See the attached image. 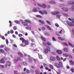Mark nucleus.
I'll use <instances>...</instances> for the list:
<instances>
[{
	"label": "nucleus",
	"instance_id": "0e129e2a",
	"mask_svg": "<svg viewBox=\"0 0 74 74\" xmlns=\"http://www.w3.org/2000/svg\"><path fill=\"white\" fill-rule=\"evenodd\" d=\"M23 39H24V38L21 37L20 38V40L21 41L23 40Z\"/></svg>",
	"mask_w": 74,
	"mask_h": 74
},
{
	"label": "nucleus",
	"instance_id": "423d86ee",
	"mask_svg": "<svg viewBox=\"0 0 74 74\" xmlns=\"http://www.w3.org/2000/svg\"><path fill=\"white\" fill-rule=\"evenodd\" d=\"M21 60V57H18V58L17 60L15 59L14 60V62L15 63H16L17 62H18V61H20Z\"/></svg>",
	"mask_w": 74,
	"mask_h": 74
},
{
	"label": "nucleus",
	"instance_id": "393cba45",
	"mask_svg": "<svg viewBox=\"0 0 74 74\" xmlns=\"http://www.w3.org/2000/svg\"><path fill=\"white\" fill-rule=\"evenodd\" d=\"M62 14L63 15H64V16H68V14L66 13H62Z\"/></svg>",
	"mask_w": 74,
	"mask_h": 74
},
{
	"label": "nucleus",
	"instance_id": "13d9d810",
	"mask_svg": "<svg viewBox=\"0 0 74 74\" xmlns=\"http://www.w3.org/2000/svg\"><path fill=\"white\" fill-rule=\"evenodd\" d=\"M43 66L45 67H47L48 66V65L46 64H44Z\"/></svg>",
	"mask_w": 74,
	"mask_h": 74
},
{
	"label": "nucleus",
	"instance_id": "b1692460",
	"mask_svg": "<svg viewBox=\"0 0 74 74\" xmlns=\"http://www.w3.org/2000/svg\"><path fill=\"white\" fill-rule=\"evenodd\" d=\"M32 11H33V12H38V11L37 10V8H35V9H34L32 10Z\"/></svg>",
	"mask_w": 74,
	"mask_h": 74
},
{
	"label": "nucleus",
	"instance_id": "f8f14e48",
	"mask_svg": "<svg viewBox=\"0 0 74 74\" xmlns=\"http://www.w3.org/2000/svg\"><path fill=\"white\" fill-rule=\"evenodd\" d=\"M68 3L69 4H70V5H73V4H74V2L71 1H69Z\"/></svg>",
	"mask_w": 74,
	"mask_h": 74
},
{
	"label": "nucleus",
	"instance_id": "864d4df0",
	"mask_svg": "<svg viewBox=\"0 0 74 74\" xmlns=\"http://www.w3.org/2000/svg\"><path fill=\"white\" fill-rule=\"evenodd\" d=\"M41 28L42 30H45V27H41Z\"/></svg>",
	"mask_w": 74,
	"mask_h": 74
},
{
	"label": "nucleus",
	"instance_id": "69168bd1",
	"mask_svg": "<svg viewBox=\"0 0 74 74\" xmlns=\"http://www.w3.org/2000/svg\"><path fill=\"white\" fill-rule=\"evenodd\" d=\"M6 42L7 44L8 45V39H7L6 40Z\"/></svg>",
	"mask_w": 74,
	"mask_h": 74
},
{
	"label": "nucleus",
	"instance_id": "9b49d317",
	"mask_svg": "<svg viewBox=\"0 0 74 74\" xmlns=\"http://www.w3.org/2000/svg\"><path fill=\"white\" fill-rule=\"evenodd\" d=\"M26 29L27 30H32V28L30 27V26H27L26 27Z\"/></svg>",
	"mask_w": 74,
	"mask_h": 74
},
{
	"label": "nucleus",
	"instance_id": "a19ab883",
	"mask_svg": "<svg viewBox=\"0 0 74 74\" xmlns=\"http://www.w3.org/2000/svg\"><path fill=\"white\" fill-rule=\"evenodd\" d=\"M43 13L44 14H48L47 12V11H45V10H43Z\"/></svg>",
	"mask_w": 74,
	"mask_h": 74
},
{
	"label": "nucleus",
	"instance_id": "c03bdc74",
	"mask_svg": "<svg viewBox=\"0 0 74 74\" xmlns=\"http://www.w3.org/2000/svg\"><path fill=\"white\" fill-rule=\"evenodd\" d=\"M56 58L58 60V61H60V58L58 56H57Z\"/></svg>",
	"mask_w": 74,
	"mask_h": 74
},
{
	"label": "nucleus",
	"instance_id": "5701e85b",
	"mask_svg": "<svg viewBox=\"0 0 74 74\" xmlns=\"http://www.w3.org/2000/svg\"><path fill=\"white\" fill-rule=\"evenodd\" d=\"M25 45L26 46L27 45H29V42L27 40H26L25 41Z\"/></svg>",
	"mask_w": 74,
	"mask_h": 74
},
{
	"label": "nucleus",
	"instance_id": "4be33fe9",
	"mask_svg": "<svg viewBox=\"0 0 74 74\" xmlns=\"http://www.w3.org/2000/svg\"><path fill=\"white\" fill-rule=\"evenodd\" d=\"M64 51L65 52H68L69 51V49L67 48H65L64 49Z\"/></svg>",
	"mask_w": 74,
	"mask_h": 74
},
{
	"label": "nucleus",
	"instance_id": "774afa93",
	"mask_svg": "<svg viewBox=\"0 0 74 74\" xmlns=\"http://www.w3.org/2000/svg\"><path fill=\"white\" fill-rule=\"evenodd\" d=\"M22 36H23L22 34H18V36L20 37H22Z\"/></svg>",
	"mask_w": 74,
	"mask_h": 74
},
{
	"label": "nucleus",
	"instance_id": "f257e3e1",
	"mask_svg": "<svg viewBox=\"0 0 74 74\" xmlns=\"http://www.w3.org/2000/svg\"><path fill=\"white\" fill-rule=\"evenodd\" d=\"M11 65V62L10 61H8L6 62V64H5V67H7V66H10Z\"/></svg>",
	"mask_w": 74,
	"mask_h": 74
},
{
	"label": "nucleus",
	"instance_id": "a878e982",
	"mask_svg": "<svg viewBox=\"0 0 74 74\" xmlns=\"http://www.w3.org/2000/svg\"><path fill=\"white\" fill-rule=\"evenodd\" d=\"M49 66L51 69H53V66L52 65L50 64L49 65Z\"/></svg>",
	"mask_w": 74,
	"mask_h": 74
},
{
	"label": "nucleus",
	"instance_id": "2eb2a0df",
	"mask_svg": "<svg viewBox=\"0 0 74 74\" xmlns=\"http://www.w3.org/2000/svg\"><path fill=\"white\" fill-rule=\"evenodd\" d=\"M4 50L6 52H8V51H10V49L7 47H6L5 48Z\"/></svg>",
	"mask_w": 74,
	"mask_h": 74
},
{
	"label": "nucleus",
	"instance_id": "473e14b6",
	"mask_svg": "<svg viewBox=\"0 0 74 74\" xmlns=\"http://www.w3.org/2000/svg\"><path fill=\"white\" fill-rule=\"evenodd\" d=\"M45 52L46 53H47L48 52V49H45Z\"/></svg>",
	"mask_w": 74,
	"mask_h": 74
},
{
	"label": "nucleus",
	"instance_id": "bb28decb",
	"mask_svg": "<svg viewBox=\"0 0 74 74\" xmlns=\"http://www.w3.org/2000/svg\"><path fill=\"white\" fill-rule=\"evenodd\" d=\"M38 12H39V13H40V14H41L44 15V12H43V10H42V11L41 10H39Z\"/></svg>",
	"mask_w": 74,
	"mask_h": 74
},
{
	"label": "nucleus",
	"instance_id": "4c0bfd02",
	"mask_svg": "<svg viewBox=\"0 0 74 74\" xmlns=\"http://www.w3.org/2000/svg\"><path fill=\"white\" fill-rule=\"evenodd\" d=\"M28 61L29 63H32V62H33V60H32V59L29 58L28 59Z\"/></svg>",
	"mask_w": 74,
	"mask_h": 74
},
{
	"label": "nucleus",
	"instance_id": "c9c22d12",
	"mask_svg": "<svg viewBox=\"0 0 74 74\" xmlns=\"http://www.w3.org/2000/svg\"><path fill=\"white\" fill-rule=\"evenodd\" d=\"M23 64L24 66H27V63L26 62H23Z\"/></svg>",
	"mask_w": 74,
	"mask_h": 74
},
{
	"label": "nucleus",
	"instance_id": "603ef678",
	"mask_svg": "<svg viewBox=\"0 0 74 74\" xmlns=\"http://www.w3.org/2000/svg\"><path fill=\"white\" fill-rule=\"evenodd\" d=\"M18 73V71L16 70H15L14 71V73L16 74Z\"/></svg>",
	"mask_w": 74,
	"mask_h": 74
},
{
	"label": "nucleus",
	"instance_id": "ea45409f",
	"mask_svg": "<svg viewBox=\"0 0 74 74\" xmlns=\"http://www.w3.org/2000/svg\"><path fill=\"white\" fill-rule=\"evenodd\" d=\"M46 26L48 29H49V30H51V27H50L48 25H46Z\"/></svg>",
	"mask_w": 74,
	"mask_h": 74
},
{
	"label": "nucleus",
	"instance_id": "0eeeda50",
	"mask_svg": "<svg viewBox=\"0 0 74 74\" xmlns=\"http://www.w3.org/2000/svg\"><path fill=\"white\" fill-rule=\"evenodd\" d=\"M56 52L58 53L60 55H61V54H62V53H63L62 51L59 50H57L56 51Z\"/></svg>",
	"mask_w": 74,
	"mask_h": 74
},
{
	"label": "nucleus",
	"instance_id": "052dcab7",
	"mask_svg": "<svg viewBox=\"0 0 74 74\" xmlns=\"http://www.w3.org/2000/svg\"><path fill=\"white\" fill-rule=\"evenodd\" d=\"M0 67L1 68H4V66L3 65H0Z\"/></svg>",
	"mask_w": 74,
	"mask_h": 74
},
{
	"label": "nucleus",
	"instance_id": "c85d7f7f",
	"mask_svg": "<svg viewBox=\"0 0 74 74\" xmlns=\"http://www.w3.org/2000/svg\"><path fill=\"white\" fill-rule=\"evenodd\" d=\"M50 4H55L56 3L54 1H51L49 2Z\"/></svg>",
	"mask_w": 74,
	"mask_h": 74
},
{
	"label": "nucleus",
	"instance_id": "6e6d98bb",
	"mask_svg": "<svg viewBox=\"0 0 74 74\" xmlns=\"http://www.w3.org/2000/svg\"><path fill=\"white\" fill-rule=\"evenodd\" d=\"M52 40L53 41H56V40L55 39V38L54 37H52Z\"/></svg>",
	"mask_w": 74,
	"mask_h": 74
},
{
	"label": "nucleus",
	"instance_id": "3c124183",
	"mask_svg": "<svg viewBox=\"0 0 74 74\" xmlns=\"http://www.w3.org/2000/svg\"><path fill=\"white\" fill-rule=\"evenodd\" d=\"M63 44L65 46H66V45H67V46H68V44L66 42H63Z\"/></svg>",
	"mask_w": 74,
	"mask_h": 74
},
{
	"label": "nucleus",
	"instance_id": "f704fd0d",
	"mask_svg": "<svg viewBox=\"0 0 74 74\" xmlns=\"http://www.w3.org/2000/svg\"><path fill=\"white\" fill-rule=\"evenodd\" d=\"M31 45L32 47H36V44L34 43H32L31 44Z\"/></svg>",
	"mask_w": 74,
	"mask_h": 74
},
{
	"label": "nucleus",
	"instance_id": "338daca9",
	"mask_svg": "<svg viewBox=\"0 0 74 74\" xmlns=\"http://www.w3.org/2000/svg\"><path fill=\"white\" fill-rule=\"evenodd\" d=\"M71 71L72 72V73H74V69L73 68H71Z\"/></svg>",
	"mask_w": 74,
	"mask_h": 74
},
{
	"label": "nucleus",
	"instance_id": "6ab92c4d",
	"mask_svg": "<svg viewBox=\"0 0 74 74\" xmlns=\"http://www.w3.org/2000/svg\"><path fill=\"white\" fill-rule=\"evenodd\" d=\"M59 65H60V66L61 67H63V64L62 63V62H59Z\"/></svg>",
	"mask_w": 74,
	"mask_h": 74
},
{
	"label": "nucleus",
	"instance_id": "bf43d9fd",
	"mask_svg": "<svg viewBox=\"0 0 74 74\" xmlns=\"http://www.w3.org/2000/svg\"><path fill=\"white\" fill-rule=\"evenodd\" d=\"M12 45L13 47H15V48H16V47H17V46L15 44H13Z\"/></svg>",
	"mask_w": 74,
	"mask_h": 74
},
{
	"label": "nucleus",
	"instance_id": "f3484780",
	"mask_svg": "<svg viewBox=\"0 0 74 74\" xmlns=\"http://www.w3.org/2000/svg\"><path fill=\"white\" fill-rule=\"evenodd\" d=\"M62 10L63 11H66V12H67V11L68 10V9L65 8H62Z\"/></svg>",
	"mask_w": 74,
	"mask_h": 74
},
{
	"label": "nucleus",
	"instance_id": "e433bc0d",
	"mask_svg": "<svg viewBox=\"0 0 74 74\" xmlns=\"http://www.w3.org/2000/svg\"><path fill=\"white\" fill-rule=\"evenodd\" d=\"M41 38L42 39V40L43 41H46V40L45 39V38L43 37H41Z\"/></svg>",
	"mask_w": 74,
	"mask_h": 74
},
{
	"label": "nucleus",
	"instance_id": "a211bd4d",
	"mask_svg": "<svg viewBox=\"0 0 74 74\" xmlns=\"http://www.w3.org/2000/svg\"><path fill=\"white\" fill-rule=\"evenodd\" d=\"M42 8H45L47 7V5H45V4H43L42 5Z\"/></svg>",
	"mask_w": 74,
	"mask_h": 74
},
{
	"label": "nucleus",
	"instance_id": "ddd939ff",
	"mask_svg": "<svg viewBox=\"0 0 74 74\" xmlns=\"http://www.w3.org/2000/svg\"><path fill=\"white\" fill-rule=\"evenodd\" d=\"M38 22L40 23H42V24H45V22L43 20H38Z\"/></svg>",
	"mask_w": 74,
	"mask_h": 74
},
{
	"label": "nucleus",
	"instance_id": "7ed1b4c3",
	"mask_svg": "<svg viewBox=\"0 0 74 74\" xmlns=\"http://www.w3.org/2000/svg\"><path fill=\"white\" fill-rule=\"evenodd\" d=\"M52 15H57V14H60V12L59 11H57V12H52Z\"/></svg>",
	"mask_w": 74,
	"mask_h": 74
},
{
	"label": "nucleus",
	"instance_id": "4d7b16f0",
	"mask_svg": "<svg viewBox=\"0 0 74 74\" xmlns=\"http://www.w3.org/2000/svg\"><path fill=\"white\" fill-rule=\"evenodd\" d=\"M43 45L44 46H47V43L45 42H43Z\"/></svg>",
	"mask_w": 74,
	"mask_h": 74
},
{
	"label": "nucleus",
	"instance_id": "e2e57ef3",
	"mask_svg": "<svg viewBox=\"0 0 74 74\" xmlns=\"http://www.w3.org/2000/svg\"><path fill=\"white\" fill-rule=\"evenodd\" d=\"M10 33L11 34H13V33H14V30H13L11 29L10 31Z\"/></svg>",
	"mask_w": 74,
	"mask_h": 74
},
{
	"label": "nucleus",
	"instance_id": "58836bf2",
	"mask_svg": "<svg viewBox=\"0 0 74 74\" xmlns=\"http://www.w3.org/2000/svg\"><path fill=\"white\" fill-rule=\"evenodd\" d=\"M47 44L48 45H52V44H51V43L49 42H47Z\"/></svg>",
	"mask_w": 74,
	"mask_h": 74
},
{
	"label": "nucleus",
	"instance_id": "9d476101",
	"mask_svg": "<svg viewBox=\"0 0 74 74\" xmlns=\"http://www.w3.org/2000/svg\"><path fill=\"white\" fill-rule=\"evenodd\" d=\"M22 23L23 25L24 26H27L28 25V24H27V23H26L25 22H22Z\"/></svg>",
	"mask_w": 74,
	"mask_h": 74
},
{
	"label": "nucleus",
	"instance_id": "39448f33",
	"mask_svg": "<svg viewBox=\"0 0 74 74\" xmlns=\"http://www.w3.org/2000/svg\"><path fill=\"white\" fill-rule=\"evenodd\" d=\"M55 59H56V58L55 57L51 56L50 58V60H51V61H54Z\"/></svg>",
	"mask_w": 74,
	"mask_h": 74
},
{
	"label": "nucleus",
	"instance_id": "5fc2aeb1",
	"mask_svg": "<svg viewBox=\"0 0 74 74\" xmlns=\"http://www.w3.org/2000/svg\"><path fill=\"white\" fill-rule=\"evenodd\" d=\"M13 29H14V30H16V29H17V28H16V26H14V27L13 28Z\"/></svg>",
	"mask_w": 74,
	"mask_h": 74
},
{
	"label": "nucleus",
	"instance_id": "72a5a7b5",
	"mask_svg": "<svg viewBox=\"0 0 74 74\" xmlns=\"http://www.w3.org/2000/svg\"><path fill=\"white\" fill-rule=\"evenodd\" d=\"M35 72L36 74H40V72L38 70H35Z\"/></svg>",
	"mask_w": 74,
	"mask_h": 74
},
{
	"label": "nucleus",
	"instance_id": "09e8293b",
	"mask_svg": "<svg viewBox=\"0 0 74 74\" xmlns=\"http://www.w3.org/2000/svg\"><path fill=\"white\" fill-rule=\"evenodd\" d=\"M64 6V5L63 4H60L59 5V6L60 7H63Z\"/></svg>",
	"mask_w": 74,
	"mask_h": 74
},
{
	"label": "nucleus",
	"instance_id": "6e6552de",
	"mask_svg": "<svg viewBox=\"0 0 74 74\" xmlns=\"http://www.w3.org/2000/svg\"><path fill=\"white\" fill-rule=\"evenodd\" d=\"M66 23L68 25H69V26H73V24L71 23V22L67 21H66Z\"/></svg>",
	"mask_w": 74,
	"mask_h": 74
},
{
	"label": "nucleus",
	"instance_id": "2f4dec72",
	"mask_svg": "<svg viewBox=\"0 0 74 74\" xmlns=\"http://www.w3.org/2000/svg\"><path fill=\"white\" fill-rule=\"evenodd\" d=\"M9 23H10V27H11V26H12V22H11V21H9Z\"/></svg>",
	"mask_w": 74,
	"mask_h": 74
},
{
	"label": "nucleus",
	"instance_id": "dca6fc26",
	"mask_svg": "<svg viewBox=\"0 0 74 74\" xmlns=\"http://www.w3.org/2000/svg\"><path fill=\"white\" fill-rule=\"evenodd\" d=\"M5 52V51L4 50L2 49H0V53H4Z\"/></svg>",
	"mask_w": 74,
	"mask_h": 74
},
{
	"label": "nucleus",
	"instance_id": "cd10ccee",
	"mask_svg": "<svg viewBox=\"0 0 74 74\" xmlns=\"http://www.w3.org/2000/svg\"><path fill=\"white\" fill-rule=\"evenodd\" d=\"M58 39H59V40H65V39H64L60 37H58Z\"/></svg>",
	"mask_w": 74,
	"mask_h": 74
},
{
	"label": "nucleus",
	"instance_id": "79ce46f5",
	"mask_svg": "<svg viewBox=\"0 0 74 74\" xmlns=\"http://www.w3.org/2000/svg\"><path fill=\"white\" fill-rule=\"evenodd\" d=\"M45 35L46 36H50V34L49 33H45Z\"/></svg>",
	"mask_w": 74,
	"mask_h": 74
},
{
	"label": "nucleus",
	"instance_id": "37998d69",
	"mask_svg": "<svg viewBox=\"0 0 74 74\" xmlns=\"http://www.w3.org/2000/svg\"><path fill=\"white\" fill-rule=\"evenodd\" d=\"M36 17L37 18H42V16L39 15H36Z\"/></svg>",
	"mask_w": 74,
	"mask_h": 74
},
{
	"label": "nucleus",
	"instance_id": "49530a36",
	"mask_svg": "<svg viewBox=\"0 0 74 74\" xmlns=\"http://www.w3.org/2000/svg\"><path fill=\"white\" fill-rule=\"evenodd\" d=\"M63 55L64 56H65V57H68L69 56V55H68V54H67L66 53L64 54Z\"/></svg>",
	"mask_w": 74,
	"mask_h": 74
},
{
	"label": "nucleus",
	"instance_id": "de8ad7c7",
	"mask_svg": "<svg viewBox=\"0 0 74 74\" xmlns=\"http://www.w3.org/2000/svg\"><path fill=\"white\" fill-rule=\"evenodd\" d=\"M69 44L71 47H74V45L71 44V43H70V42H68Z\"/></svg>",
	"mask_w": 74,
	"mask_h": 74
},
{
	"label": "nucleus",
	"instance_id": "aec40b11",
	"mask_svg": "<svg viewBox=\"0 0 74 74\" xmlns=\"http://www.w3.org/2000/svg\"><path fill=\"white\" fill-rule=\"evenodd\" d=\"M38 56L39 59H43V58L42 57V56L41 55L39 54H38Z\"/></svg>",
	"mask_w": 74,
	"mask_h": 74
},
{
	"label": "nucleus",
	"instance_id": "c756f323",
	"mask_svg": "<svg viewBox=\"0 0 74 74\" xmlns=\"http://www.w3.org/2000/svg\"><path fill=\"white\" fill-rule=\"evenodd\" d=\"M14 22L17 24H20V22L17 20L15 21Z\"/></svg>",
	"mask_w": 74,
	"mask_h": 74
},
{
	"label": "nucleus",
	"instance_id": "7c9ffc66",
	"mask_svg": "<svg viewBox=\"0 0 74 74\" xmlns=\"http://www.w3.org/2000/svg\"><path fill=\"white\" fill-rule=\"evenodd\" d=\"M20 45L21 46V47H25L26 46L25 45H23V43L20 44Z\"/></svg>",
	"mask_w": 74,
	"mask_h": 74
},
{
	"label": "nucleus",
	"instance_id": "20e7f679",
	"mask_svg": "<svg viewBox=\"0 0 74 74\" xmlns=\"http://www.w3.org/2000/svg\"><path fill=\"white\" fill-rule=\"evenodd\" d=\"M0 63H5V60L3 58H2L0 60Z\"/></svg>",
	"mask_w": 74,
	"mask_h": 74
},
{
	"label": "nucleus",
	"instance_id": "a18cd8bd",
	"mask_svg": "<svg viewBox=\"0 0 74 74\" xmlns=\"http://www.w3.org/2000/svg\"><path fill=\"white\" fill-rule=\"evenodd\" d=\"M46 22H47V23L49 24V25H51V22H49V21L48 20H47L46 21Z\"/></svg>",
	"mask_w": 74,
	"mask_h": 74
},
{
	"label": "nucleus",
	"instance_id": "680f3d73",
	"mask_svg": "<svg viewBox=\"0 0 74 74\" xmlns=\"http://www.w3.org/2000/svg\"><path fill=\"white\" fill-rule=\"evenodd\" d=\"M60 16H61L60 15H59V14H58L56 15L57 17L58 18H60Z\"/></svg>",
	"mask_w": 74,
	"mask_h": 74
},
{
	"label": "nucleus",
	"instance_id": "8fccbe9b",
	"mask_svg": "<svg viewBox=\"0 0 74 74\" xmlns=\"http://www.w3.org/2000/svg\"><path fill=\"white\" fill-rule=\"evenodd\" d=\"M4 47V45H0V47L1 48H3Z\"/></svg>",
	"mask_w": 74,
	"mask_h": 74
},
{
	"label": "nucleus",
	"instance_id": "412c9836",
	"mask_svg": "<svg viewBox=\"0 0 74 74\" xmlns=\"http://www.w3.org/2000/svg\"><path fill=\"white\" fill-rule=\"evenodd\" d=\"M71 65H73L74 66V62L72 60H71L69 61Z\"/></svg>",
	"mask_w": 74,
	"mask_h": 74
},
{
	"label": "nucleus",
	"instance_id": "1a4fd4ad",
	"mask_svg": "<svg viewBox=\"0 0 74 74\" xmlns=\"http://www.w3.org/2000/svg\"><path fill=\"white\" fill-rule=\"evenodd\" d=\"M55 66L56 67H57V68H60V65H59V64L58 63H55Z\"/></svg>",
	"mask_w": 74,
	"mask_h": 74
},
{
	"label": "nucleus",
	"instance_id": "f03ea898",
	"mask_svg": "<svg viewBox=\"0 0 74 74\" xmlns=\"http://www.w3.org/2000/svg\"><path fill=\"white\" fill-rule=\"evenodd\" d=\"M24 21L26 22H27V23H30V24H32V21L30 20L27 19L25 20Z\"/></svg>",
	"mask_w": 74,
	"mask_h": 74
},
{
	"label": "nucleus",
	"instance_id": "4468645a",
	"mask_svg": "<svg viewBox=\"0 0 74 74\" xmlns=\"http://www.w3.org/2000/svg\"><path fill=\"white\" fill-rule=\"evenodd\" d=\"M18 55L20 57H21V58H23V55L21 53L18 52Z\"/></svg>",
	"mask_w": 74,
	"mask_h": 74
}]
</instances>
